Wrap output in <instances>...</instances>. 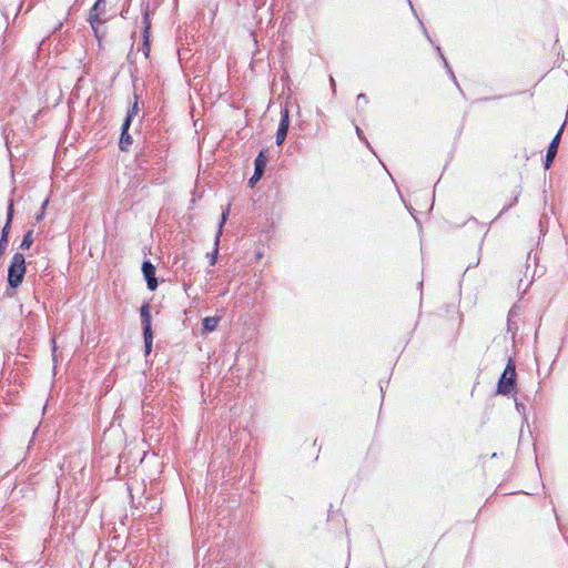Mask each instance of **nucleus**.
<instances>
[{
  "instance_id": "obj_17",
  "label": "nucleus",
  "mask_w": 568,
  "mask_h": 568,
  "mask_svg": "<svg viewBox=\"0 0 568 568\" xmlns=\"http://www.w3.org/2000/svg\"><path fill=\"white\" fill-rule=\"evenodd\" d=\"M287 131L286 129H277V132H276V145H282L286 139V135H287Z\"/></svg>"
},
{
  "instance_id": "obj_7",
  "label": "nucleus",
  "mask_w": 568,
  "mask_h": 568,
  "mask_svg": "<svg viewBox=\"0 0 568 568\" xmlns=\"http://www.w3.org/2000/svg\"><path fill=\"white\" fill-rule=\"evenodd\" d=\"M142 273L146 281V286L150 291H155L158 287V280L155 277V266L150 261H144L142 264Z\"/></svg>"
},
{
  "instance_id": "obj_1",
  "label": "nucleus",
  "mask_w": 568,
  "mask_h": 568,
  "mask_svg": "<svg viewBox=\"0 0 568 568\" xmlns=\"http://www.w3.org/2000/svg\"><path fill=\"white\" fill-rule=\"evenodd\" d=\"M108 20L109 17H106V1L97 0L93 7L90 9L88 21L99 42H101L106 33L104 29H101V26L104 24Z\"/></svg>"
},
{
  "instance_id": "obj_8",
  "label": "nucleus",
  "mask_w": 568,
  "mask_h": 568,
  "mask_svg": "<svg viewBox=\"0 0 568 568\" xmlns=\"http://www.w3.org/2000/svg\"><path fill=\"white\" fill-rule=\"evenodd\" d=\"M130 119H124L122 126H121V135L119 141V149L123 152L129 151V148L133 143V139L129 133L130 129Z\"/></svg>"
},
{
  "instance_id": "obj_4",
  "label": "nucleus",
  "mask_w": 568,
  "mask_h": 568,
  "mask_svg": "<svg viewBox=\"0 0 568 568\" xmlns=\"http://www.w3.org/2000/svg\"><path fill=\"white\" fill-rule=\"evenodd\" d=\"M164 158L159 155L153 150L150 151H141L135 156V164L140 171H149L152 170V165L161 166Z\"/></svg>"
},
{
  "instance_id": "obj_18",
  "label": "nucleus",
  "mask_w": 568,
  "mask_h": 568,
  "mask_svg": "<svg viewBox=\"0 0 568 568\" xmlns=\"http://www.w3.org/2000/svg\"><path fill=\"white\" fill-rule=\"evenodd\" d=\"M138 111H139L138 97L135 95V101H134L133 105L131 106V109L128 111L126 116H125V119H130V124L132 123V119L134 115H136Z\"/></svg>"
},
{
  "instance_id": "obj_9",
  "label": "nucleus",
  "mask_w": 568,
  "mask_h": 568,
  "mask_svg": "<svg viewBox=\"0 0 568 568\" xmlns=\"http://www.w3.org/2000/svg\"><path fill=\"white\" fill-rule=\"evenodd\" d=\"M143 44H142V51L144 57L148 59L150 55V30H151V21H150V14L148 11L143 14Z\"/></svg>"
},
{
  "instance_id": "obj_21",
  "label": "nucleus",
  "mask_w": 568,
  "mask_h": 568,
  "mask_svg": "<svg viewBox=\"0 0 568 568\" xmlns=\"http://www.w3.org/2000/svg\"><path fill=\"white\" fill-rule=\"evenodd\" d=\"M516 408L519 413L524 414L526 413V407L523 403H519L517 399H516Z\"/></svg>"
},
{
  "instance_id": "obj_3",
  "label": "nucleus",
  "mask_w": 568,
  "mask_h": 568,
  "mask_svg": "<svg viewBox=\"0 0 568 568\" xmlns=\"http://www.w3.org/2000/svg\"><path fill=\"white\" fill-rule=\"evenodd\" d=\"M516 386V367L515 363L511 358L508 359V363L500 375L497 383V394L499 395H509Z\"/></svg>"
},
{
  "instance_id": "obj_15",
  "label": "nucleus",
  "mask_w": 568,
  "mask_h": 568,
  "mask_svg": "<svg viewBox=\"0 0 568 568\" xmlns=\"http://www.w3.org/2000/svg\"><path fill=\"white\" fill-rule=\"evenodd\" d=\"M144 353L148 356L152 351L153 332H143Z\"/></svg>"
},
{
  "instance_id": "obj_19",
  "label": "nucleus",
  "mask_w": 568,
  "mask_h": 568,
  "mask_svg": "<svg viewBox=\"0 0 568 568\" xmlns=\"http://www.w3.org/2000/svg\"><path fill=\"white\" fill-rule=\"evenodd\" d=\"M48 200H45L43 203H42V206H41V210L40 212L36 215V222H40L43 216H44V211H45V207L48 205Z\"/></svg>"
},
{
  "instance_id": "obj_20",
  "label": "nucleus",
  "mask_w": 568,
  "mask_h": 568,
  "mask_svg": "<svg viewBox=\"0 0 568 568\" xmlns=\"http://www.w3.org/2000/svg\"><path fill=\"white\" fill-rule=\"evenodd\" d=\"M357 103H363V104H367L368 103V98L365 93H359L357 95Z\"/></svg>"
},
{
  "instance_id": "obj_14",
  "label": "nucleus",
  "mask_w": 568,
  "mask_h": 568,
  "mask_svg": "<svg viewBox=\"0 0 568 568\" xmlns=\"http://www.w3.org/2000/svg\"><path fill=\"white\" fill-rule=\"evenodd\" d=\"M33 243V229H30L23 236L21 243H20V248L22 251H26V250H29L30 246L32 245Z\"/></svg>"
},
{
  "instance_id": "obj_22",
  "label": "nucleus",
  "mask_w": 568,
  "mask_h": 568,
  "mask_svg": "<svg viewBox=\"0 0 568 568\" xmlns=\"http://www.w3.org/2000/svg\"><path fill=\"white\" fill-rule=\"evenodd\" d=\"M356 134L361 140H365L364 133L358 126H356Z\"/></svg>"
},
{
  "instance_id": "obj_16",
  "label": "nucleus",
  "mask_w": 568,
  "mask_h": 568,
  "mask_svg": "<svg viewBox=\"0 0 568 568\" xmlns=\"http://www.w3.org/2000/svg\"><path fill=\"white\" fill-rule=\"evenodd\" d=\"M288 126H290V113H288V109L285 106L281 111V120H280L278 128L288 130Z\"/></svg>"
},
{
  "instance_id": "obj_10",
  "label": "nucleus",
  "mask_w": 568,
  "mask_h": 568,
  "mask_svg": "<svg viewBox=\"0 0 568 568\" xmlns=\"http://www.w3.org/2000/svg\"><path fill=\"white\" fill-rule=\"evenodd\" d=\"M140 317L142 324L143 332H152L151 325V305L149 303H144L140 308Z\"/></svg>"
},
{
  "instance_id": "obj_11",
  "label": "nucleus",
  "mask_w": 568,
  "mask_h": 568,
  "mask_svg": "<svg viewBox=\"0 0 568 568\" xmlns=\"http://www.w3.org/2000/svg\"><path fill=\"white\" fill-rule=\"evenodd\" d=\"M229 210H230V205L227 206L226 211H224L222 213L221 222H220V225H219V231H217V234L215 236V247H214V251H213V253L211 255V258H210V265H214L216 263V256H217V253H219L220 236L222 234V227H223L225 221L227 220Z\"/></svg>"
},
{
  "instance_id": "obj_24",
  "label": "nucleus",
  "mask_w": 568,
  "mask_h": 568,
  "mask_svg": "<svg viewBox=\"0 0 568 568\" xmlns=\"http://www.w3.org/2000/svg\"><path fill=\"white\" fill-rule=\"evenodd\" d=\"M331 85H333V88L335 87V81L333 78H331Z\"/></svg>"
},
{
  "instance_id": "obj_2",
  "label": "nucleus",
  "mask_w": 568,
  "mask_h": 568,
  "mask_svg": "<svg viewBox=\"0 0 568 568\" xmlns=\"http://www.w3.org/2000/svg\"><path fill=\"white\" fill-rule=\"evenodd\" d=\"M26 274V258L22 253H14L8 268V284L17 288L23 282Z\"/></svg>"
},
{
  "instance_id": "obj_12",
  "label": "nucleus",
  "mask_w": 568,
  "mask_h": 568,
  "mask_svg": "<svg viewBox=\"0 0 568 568\" xmlns=\"http://www.w3.org/2000/svg\"><path fill=\"white\" fill-rule=\"evenodd\" d=\"M13 214H14V204H13V200H10L8 207H7V221H6L4 226L2 227L0 239H4V240L9 241V233H10V227H11V223L13 220Z\"/></svg>"
},
{
  "instance_id": "obj_25",
  "label": "nucleus",
  "mask_w": 568,
  "mask_h": 568,
  "mask_svg": "<svg viewBox=\"0 0 568 568\" xmlns=\"http://www.w3.org/2000/svg\"><path fill=\"white\" fill-rule=\"evenodd\" d=\"M442 58H443V61L445 62V64L447 65L446 58H444L443 55H442Z\"/></svg>"
},
{
  "instance_id": "obj_23",
  "label": "nucleus",
  "mask_w": 568,
  "mask_h": 568,
  "mask_svg": "<svg viewBox=\"0 0 568 568\" xmlns=\"http://www.w3.org/2000/svg\"><path fill=\"white\" fill-rule=\"evenodd\" d=\"M62 24H63V23L60 21V22L58 23V26L55 27L54 32H55L57 30H60V29L62 28Z\"/></svg>"
},
{
  "instance_id": "obj_13",
  "label": "nucleus",
  "mask_w": 568,
  "mask_h": 568,
  "mask_svg": "<svg viewBox=\"0 0 568 568\" xmlns=\"http://www.w3.org/2000/svg\"><path fill=\"white\" fill-rule=\"evenodd\" d=\"M219 322H220V317H216V316L205 317L202 321L203 332L211 333V332L215 331Z\"/></svg>"
},
{
  "instance_id": "obj_6",
  "label": "nucleus",
  "mask_w": 568,
  "mask_h": 568,
  "mask_svg": "<svg viewBox=\"0 0 568 568\" xmlns=\"http://www.w3.org/2000/svg\"><path fill=\"white\" fill-rule=\"evenodd\" d=\"M564 125L565 123L561 125V128L559 129V131L557 132V134L554 136V139L551 140L549 146H548V150H547V154H546V159H545V169H549L557 152H558V146H559V143H560V139H561V133H562V130H564Z\"/></svg>"
},
{
  "instance_id": "obj_5",
  "label": "nucleus",
  "mask_w": 568,
  "mask_h": 568,
  "mask_svg": "<svg viewBox=\"0 0 568 568\" xmlns=\"http://www.w3.org/2000/svg\"><path fill=\"white\" fill-rule=\"evenodd\" d=\"M266 164H267V156L265 154V151H261L254 161L255 169H254V174L248 180L250 186H254V184L261 180V178L263 176V174L265 172Z\"/></svg>"
}]
</instances>
